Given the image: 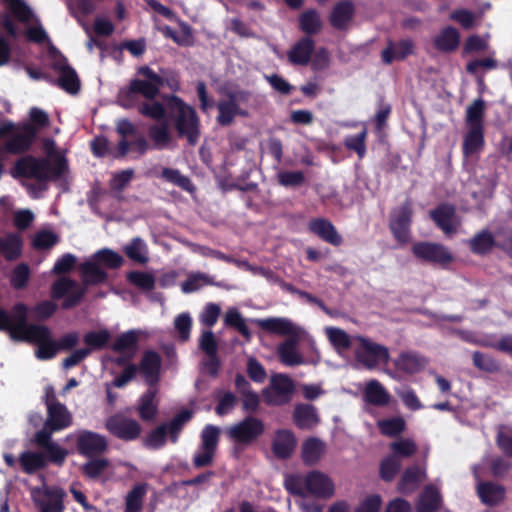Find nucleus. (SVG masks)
<instances>
[{"label":"nucleus","mask_w":512,"mask_h":512,"mask_svg":"<svg viewBox=\"0 0 512 512\" xmlns=\"http://www.w3.org/2000/svg\"><path fill=\"white\" fill-rule=\"evenodd\" d=\"M127 281L141 291L149 292L155 288V277L152 273L133 270L126 274Z\"/></svg>","instance_id":"49"},{"label":"nucleus","mask_w":512,"mask_h":512,"mask_svg":"<svg viewBox=\"0 0 512 512\" xmlns=\"http://www.w3.org/2000/svg\"><path fill=\"white\" fill-rule=\"evenodd\" d=\"M92 257L100 266L108 269H119L124 263V258L110 248L99 249Z\"/></svg>","instance_id":"48"},{"label":"nucleus","mask_w":512,"mask_h":512,"mask_svg":"<svg viewBox=\"0 0 512 512\" xmlns=\"http://www.w3.org/2000/svg\"><path fill=\"white\" fill-rule=\"evenodd\" d=\"M19 133L12 135L4 144L3 150L11 155L28 152L36 140V132L32 125H18Z\"/></svg>","instance_id":"19"},{"label":"nucleus","mask_w":512,"mask_h":512,"mask_svg":"<svg viewBox=\"0 0 512 512\" xmlns=\"http://www.w3.org/2000/svg\"><path fill=\"white\" fill-rule=\"evenodd\" d=\"M442 498L438 489L432 485L425 487L416 504V512H436L440 509Z\"/></svg>","instance_id":"38"},{"label":"nucleus","mask_w":512,"mask_h":512,"mask_svg":"<svg viewBox=\"0 0 512 512\" xmlns=\"http://www.w3.org/2000/svg\"><path fill=\"white\" fill-rule=\"evenodd\" d=\"M46 428L60 431L72 424V416L62 403H51L47 409Z\"/></svg>","instance_id":"25"},{"label":"nucleus","mask_w":512,"mask_h":512,"mask_svg":"<svg viewBox=\"0 0 512 512\" xmlns=\"http://www.w3.org/2000/svg\"><path fill=\"white\" fill-rule=\"evenodd\" d=\"M299 25L304 33L308 35L314 34L320 29V17L314 10L304 12L300 16Z\"/></svg>","instance_id":"62"},{"label":"nucleus","mask_w":512,"mask_h":512,"mask_svg":"<svg viewBox=\"0 0 512 512\" xmlns=\"http://www.w3.org/2000/svg\"><path fill=\"white\" fill-rule=\"evenodd\" d=\"M25 333L17 335L18 342L37 345L35 355L40 360H49L56 356L59 349L56 340L51 337V330L46 325L30 323Z\"/></svg>","instance_id":"5"},{"label":"nucleus","mask_w":512,"mask_h":512,"mask_svg":"<svg viewBox=\"0 0 512 512\" xmlns=\"http://www.w3.org/2000/svg\"><path fill=\"white\" fill-rule=\"evenodd\" d=\"M460 44V33L452 27L442 28L433 38L432 45L435 50L441 53H452L457 50Z\"/></svg>","instance_id":"22"},{"label":"nucleus","mask_w":512,"mask_h":512,"mask_svg":"<svg viewBox=\"0 0 512 512\" xmlns=\"http://www.w3.org/2000/svg\"><path fill=\"white\" fill-rule=\"evenodd\" d=\"M51 52H56L59 58L52 64L53 70L59 73L58 86L70 94H77L80 90V80L74 68L67 61V58L53 45Z\"/></svg>","instance_id":"17"},{"label":"nucleus","mask_w":512,"mask_h":512,"mask_svg":"<svg viewBox=\"0 0 512 512\" xmlns=\"http://www.w3.org/2000/svg\"><path fill=\"white\" fill-rule=\"evenodd\" d=\"M295 393L294 381L286 374L271 376L269 386L262 390V397L268 406H284L291 402Z\"/></svg>","instance_id":"7"},{"label":"nucleus","mask_w":512,"mask_h":512,"mask_svg":"<svg viewBox=\"0 0 512 512\" xmlns=\"http://www.w3.org/2000/svg\"><path fill=\"white\" fill-rule=\"evenodd\" d=\"M265 431L264 422L254 416H246L240 422L230 426L227 434L230 439L240 444H250Z\"/></svg>","instance_id":"12"},{"label":"nucleus","mask_w":512,"mask_h":512,"mask_svg":"<svg viewBox=\"0 0 512 512\" xmlns=\"http://www.w3.org/2000/svg\"><path fill=\"white\" fill-rule=\"evenodd\" d=\"M146 493V483L135 484L125 497L124 512H141L143 510Z\"/></svg>","instance_id":"44"},{"label":"nucleus","mask_w":512,"mask_h":512,"mask_svg":"<svg viewBox=\"0 0 512 512\" xmlns=\"http://www.w3.org/2000/svg\"><path fill=\"white\" fill-rule=\"evenodd\" d=\"M24 241L21 235L9 232L5 237H0V254L6 261L12 262L19 259L23 254Z\"/></svg>","instance_id":"29"},{"label":"nucleus","mask_w":512,"mask_h":512,"mask_svg":"<svg viewBox=\"0 0 512 512\" xmlns=\"http://www.w3.org/2000/svg\"><path fill=\"white\" fill-rule=\"evenodd\" d=\"M6 11L0 12V28L4 30L9 38L16 39L20 35L18 27L14 20L29 24L35 22L36 25L30 26L25 31L26 38L33 43L43 44L49 41V36L24 0H3Z\"/></svg>","instance_id":"1"},{"label":"nucleus","mask_w":512,"mask_h":512,"mask_svg":"<svg viewBox=\"0 0 512 512\" xmlns=\"http://www.w3.org/2000/svg\"><path fill=\"white\" fill-rule=\"evenodd\" d=\"M130 149L136 151L139 156H142L149 149V143L144 136H139L131 142L127 139H121L118 142L116 152L113 153V157L115 159H123L127 156Z\"/></svg>","instance_id":"43"},{"label":"nucleus","mask_w":512,"mask_h":512,"mask_svg":"<svg viewBox=\"0 0 512 512\" xmlns=\"http://www.w3.org/2000/svg\"><path fill=\"white\" fill-rule=\"evenodd\" d=\"M77 452L85 457H95L104 454L108 449L105 436L90 430H81L76 438Z\"/></svg>","instance_id":"18"},{"label":"nucleus","mask_w":512,"mask_h":512,"mask_svg":"<svg viewBox=\"0 0 512 512\" xmlns=\"http://www.w3.org/2000/svg\"><path fill=\"white\" fill-rule=\"evenodd\" d=\"M412 214L410 200L405 201L391 212L389 226L395 239L400 243H406L409 240Z\"/></svg>","instance_id":"15"},{"label":"nucleus","mask_w":512,"mask_h":512,"mask_svg":"<svg viewBox=\"0 0 512 512\" xmlns=\"http://www.w3.org/2000/svg\"><path fill=\"white\" fill-rule=\"evenodd\" d=\"M256 324L271 334L293 337L297 335L296 327L286 318H266L256 320Z\"/></svg>","instance_id":"31"},{"label":"nucleus","mask_w":512,"mask_h":512,"mask_svg":"<svg viewBox=\"0 0 512 512\" xmlns=\"http://www.w3.org/2000/svg\"><path fill=\"white\" fill-rule=\"evenodd\" d=\"M58 241L59 237L56 233L49 230H41L34 235L32 246L36 250H46L55 246Z\"/></svg>","instance_id":"57"},{"label":"nucleus","mask_w":512,"mask_h":512,"mask_svg":"<svg viewBox=\"0 0 512 512\" xmlns=\"http://www.w3.org/2000/svg\"><path fill=\"white\" fill-rule=\"evenodd\" d=\"M354 6L350 0H343L335 5L330 15V23L336 29H345L351 22Z\"/></svg>","instance_id":"37"},{"label":"nucleus","mask_w":512,"mask_h":512,"mask_svg":"<svg viewBox=\"0 0 512 512\" xmlns=\"http://www.w3.org/2000/svg\"><path fill=\"white\" fill-rule=\"evenodd\" d=\"M483 143V128H469L463 141V153L465 156H469L481 149Z\"/></svg>","instance_id":"53"},{"label":"nucleus","mask_w":512,"mask_h":512,"mask_svg":"<svg viewBox=\"0 0 512 512\" xmlns=\"http://www.w3.org/2000/svg\"><path fill=\"white\" fill-rule=\"evenodd\" d=\"M165 101L169 119L177 136L186 139L189 145L195 146L201 136V121L197 111L176 95L166 96Z\"/></svg>","instance_id":"2"},{"label":"nucleus","mask_w":512,"mask_h":512,"mask_svg":"<svg viewBox=\"0 0 512 512\" xmlns=\"http://www.w3.org/2000/svg\"><path fill=\"white\" fill-rule=\"evenodd\" d=\"M148 175L157 177L162 179L163 181L167 183H171L183 191L193 193L196 190L195 185L192 183L191 179L183 175L180 170L176 168H168L164 167L162 168L161 172L159 174L155 173L154 170H150L148 172Z\"/></svg>","instance_id":"30"},{"label":"nucleus","mask_w":512,"mask_h":512,"mask_svg":"<svg viewBox=\"0 0 512 512\" xmlns=\"http://www.w3.org/2000/svg\"><path fill=\"white\" fill-rule=\"evenodd\" d=\"M160 86L142 79H132L127 88H122L118 92V103L124 108H132L137 103V95L143 96L147 100H154L159 92Z\"/></svg>","instance_id":"10"},{"label":"nucleus","mask_w":512,"mask_h":512,"mask_svg":"<svg viewBox=\"0 0 512 512\" xmlns=\"http://www.w3.org/2000/svg\"><path fill=\"white\" fill-rule=\"evenodd\" d=\"M105 428L114 437L123 441H134L139 438L142 428L139 422L121 413L108 417Z\"/></svg>","instance_id":"14"},{"label":"nucleus","mask_w":512,"mask_h":512,"mask_svg":"<svg viewBox=\"0 0 512 512\" xmlns=\"http://www.w3.org/2000/svg\"><path fill=\"white\" fill-rule=\"evenodd\" d=\"M363 398L367 403L381 407L389 403L390 394L378 380L372 379L366 383Z\"/></svg>","instance_id":"35"},{"label":"nucleus","mask_w":512,"mask_h":512,"mask_svg":"<svg viewBox=\"0 0 512 512\" xmlns=\"http://www.w3.org/2000/svg\"><path fill=\"white\" fill-rule=\"evenodd\" d=\"M473 365L479 370L495 373L500 370V364L493 357L488 354L476 351L472 356Z\"/></svg>","instance_id":"59"},{"label":"nucleus","mask_w":512,"mask_h":512,"mask_svg":"<svg viewBox=\"0 0 512 512\" xmlns=\"http://www.w3.org/2000/svg\"><path fill=\"white\" fill-rule=\"evenodd\" d=\"M394 364L399 370L408 374H414L426 365V360L416 353L403 352L395 359Z\"/></svg>","instance_id":"41"},{"label":"nucleus","mask_w":512,"mask_h":512,"mask_svg":"<svg viewBox=\"0 0 512 512\" xmlns=\"http://www.w3.org/2000/svg\"><path fill=\"white\" fill-rule=\"evenodd\" d=\"M224 323L226 326L236 329L245 339L251 338V332L237 309L231 308L226 312Z\"/></svg>","instance_id":"55"},{"label":"nucleus","mask_w":512,"mask_h":512,"mask_svg":"<svg viewBox=\"0 0 512 512\" xmlns=\"http://www.w3.org/2000/svg\"><path fill=\"white\" fill-rule=\"evenodd\" d=\"M316 408L311 404H297L293 412L294 424L299 429H311L318 423Z\"/></svg>","instance_id":"34"},{"label":"nucleus","mask_w":512,"mask_h":512,"mask_svg":"<svg viewBox=\"0 0 512 512\" xmlns=\"http://www.w3.org/2000/svg\"><path fill=\"white\" fill-rule=\"evenodd\" d=\"M139 342V332L137 330H128L119 335L111 346L116 353L136 354Z\"/></svg>","instance_id":"40"},{"label":"nucleus","mask_w":512,"mask_h":512,"mask_svg":"<svg viewBox=\"0 0 512 512\" xmlns=\"http://www.w3.org/2000/svg\"><path fill=\"white\" fill-rule=\"evenodd\" d=\"M68 169L67 161L58 157L53 163L46 157L25 155L19 158L12 169L14 178L34 179L39 183L59 179Z\"/></svg>","instance_id":"3"},{"label":"nucleus","mask_w":512,"mask_h":512,"mask_svg":"<svg viewBox=\"0 0 512 512\" xmlns=\"http://www.w3.org/2000/svg\"><path fill=\"white\" fill-rule=\"evenodd\" d=\"M284 487L294 496H320V471L313 470L306 475L299 473L286 474Z\"/></svg>","instance_id":"8"},{"label":"nucleus","mask_w":512,"mask_h":512,"mask_svg":"<svg viewBox=\"0 0 512 512\" xmlns=\"http://www.w3.org/2000/svg\"><path fill=\"white\" fill-rule=\"evenodd\" d=\"M298 335L288 337L278 346L277 353L281 363L287 366H295L302 363V357L297 351Z\"/></svg>","instance_id":"36"},{"label":"nucleus","mask_w":512,"mask_h":512,"mask_svg":"<svg viewBox=\"0 0 512 512\" xmlns=\"http://www.w3.org/2000/svg\"><path fill=\"white\" fill-rule=\"evenodd\" d=\"M110 338L111 334L107 329L87 332L83 337V341L87 346L85 349H90V353L93 350H102L106 347Z\"/></svg>","instance_id":"52"},{"label":"nucleus","mask_w":512,"mask_h":512,"mask_svg":"<svg viewBox=\"0 0 512 512\" xmlns=\"http://www.w3.org/2000/svg\"><path fill=\"white\" fill-rule=\"evenodd\" d=\"M296 444L297 441L293 432L287 429H279L276 431L272 442V452L276 458L286 460L292 456Z\"/></svg>","instance_id":"21"},{"label":"nucleus","mask_w":512,"mask_h":512,"mask_svg":"<svg viewBox=\"0 0 512 512\" xmlns=\"http://www.w3.org/2000/svg\"><path fill=\"white\" fill-rule=\"evenodd\" d=\"M205 285L219 286V284L216 283L214 279L209 275L197 272L189 275L187 279L182 283L181 288L184 293H192Z\"/></svg>","instance_id":"54"},{"label":"nucleus","mask_w":512,"mask_h":512,"mask_svg":"<svg viewBox=\"0 0 512 512\" xmlns=\"http://www.w3.org/2000/svg\"><path fill=\"white\" fill-rule=\"evenodd\" d=\"M426 472L417 465L407 468L398 483V490L403 494L412 493L425 480Z\"/></svg>","instance_id":"33"},{"label":"nucleus","mask_w":512,"mask_h":512,"mask_svg":"<svg viewBox=\"0 0 512 512\" xmlns=\"http://www.w3.org/2000/svg\"><path fill=\"white\" fill-rule=\"evenodd\" d=\"M192 416L191 410L183 409L169 423H163L153 429L146 438V445L153 449H159L165 445L167 436L172 443H176L184 426Z\"/></svg>","instance_id":"6"},{"label":"nucleus","mask_w":512,"mask_h":512,"mask_svg":"<svg viewBox=\"0 0 512 512\" xmlns=\"http://www.w3.org/2000/svg\"><path fill=\"white\" fill-rule=\"evenodd\" d=\"M90 459L81 465L80 471L87 479H99L110 467V461L103 457H89Z\"/></svg>","instance_id":"42"},{"label":"nucleus","mask_w":512,"mask_h":512,"mask_svg":"<svg viewBox=\"0 0 512 512\" xmlns=\"http://www.w3.org/2000/svg\"><path fill=\"white\" fill-rule=\"evenodd\" d=\"M277 180L281 186L296 188L303 185L305 176L302 171H280Z\"/></svg>","instance_id":"64"},{"label":"nucleus","mask_w":512,"mask_h":512,"mask_svg":"<svg viewBox=\"0 0 512 512\" xmlns=\"http://www.w3.org/2000/svg\"><path fill=\"white\" fill-rule=\"evenodd\" d=\"M301 458L306 466H312L320 460V439L310 437L302 444Z\"/></svg>","instance_id":"50"},{"label":"nucleus","mask_w":512,"mask_h":512,"mask_svg":"<svg viewBox=\"0 0 512 512\" xmlns=\"http://www.w3.org/2000/svg\"><path fill=\"white\" fill-rule=\"evenodd\" d=\"M314 48L315 43L309 36L301 38L288 52L289 61L294 65H307Z\"/></svg>","instance_id":"32"},{"label":"nucleus","mask_w":512,"mask_h":512,"mask_svg":"<svg viewBox=\"0 0 512 512\" xmlns=\"http://www.w3.org/2000/svg\"><path fill=\"white\" fill-rule=\"evenodd\" d=\"M402 465L401 459L392 454L382 460L380 464V476L384 481H391L399 472Z\"/></svg>","instance_id":"58"},{"label":"nucleus","mask_w":512,"mask_h":512,"mask_svg":"<svg viewBox=\"0 0 512 512\" xmlns=\"http://www.w3.org/2000/svg\"><path fill=\"white\" fill-rule=\"evenodd\" d=\"M20 466L26 474H33L45 468L46 459L44 454L39 452L24 451L19 456Z\"/></svg>","instance_id":"45"},{"label":"nucleus","mask_w":512,"mask_h":512,"mask_svg":"<svg viewBox=\"0 0 512 512\" xmlns=\"http://www.w3.org/2000/svg\"><path fill=\"white\" fill-rule=\"evenodd\" d=\"M138 112L145 117L157 121L162 120L166 117V109L164 105L157 101L152 103L143 102L139 106Z\"/></svg>","instance_id":"63"},{"label":"nucleus","mask_w":512,"mask_h":512,"mask_svg":"<svg viewBox=\"0 0 512 512\" xmlns=\"http://www.w3.org/2000/svg\"><path fill=\"white\" fill-rule=\"evenodd\" d=\"M31 495L34 504L40 511L64 512L65 510L63 501L66 493L60 487H49L47 485L36 487L32 490Z\"/></svg>","instance_id":"13"},{"label":"nucleus","mask_w":512,"mask_h":512,"mask_svg":"<svg viewBox=\"0 0 512 512\" xmlns=\"http://www.w3.org/2000/svg\"><path fill=\"white\" fill-rule=\"evenodd\" d=\"M392 455L398 459L409 458L417 451V444L410 438H401L390 444Z\"/></svg>","instance_id":"56"},{"label":"nucleus","mask_w":512,"mask_h":512,"mask_svg":"<svg viewBox=\"0 0 512 512\" xmlns=\"http://www.w3.org/2000/svg\"><path fill=\"white\" fill-rule=\"evenodd\" d=\"M486 104L482 98L474 100L466 109L465 121L468 128H483Z\"/></svg>","instance_id":"46"},{"label":"nucleus","mask_w":512,"mask_h":512,"mask_svg":"<svg viewBox=\"0 0 512 512\" xmlns=\"http://www.w3.org/2000/svg\"><path fill=\"white\" fill-rule=\"evenodd\" d=\"M28 306L23 302L15 303L10 312L0 309V331L8 332L10 338L18 342L17 335L25 333L28 322Z\"/></svg>","instance_id":"9"},{"label":"nucleus","mask_w":512,"mask_h":512,"mask_svg":"<svg viewBox=\"0 0 512 512\" xmlns=\"http://www.w3.org/2000/svg\"><path fill=\"white\" fill-rule=\"evenodd\" d=\"M138 370L144 375L149 385L156 384L160 378L161 357L154 350L143 353Z\"/></svg>","instance_id":"24"},{"label":"nucleus","mask_w":512,"mask_h":512,"mask_svg":"<svg viewBox=\"0 0 512 512\" xmlns=\"http://www.w3.org/2000/svg\"><path fill=\"white\" fill-rule=\"evenodd\" d=\"M125 255L132 261L139 264H146L149 260L147 245L140 237H134L123 249Z\"/></svg>","instance_id":"47"},{"label":"nucleus","mask_w":512,"mask_h":512,"mask_svg":"<svg viewBox=\"0 0 512 512\" xmlns=\"http://www.w3.org/2000/svg\"><path fill=\"white\" fill-rule=\"evenodd\" d=\"M430 217L447 236L456 234L461 225L455 207L449 204H441L430 211Z\"/></svg>","instance_id":"20"},{"label":"nucleus","mask_w":512,"mask_h":512,"mask_svg":"<svg viewBox=\"0 0 512 512\" xmlns=\"http://www.w3.org/2000/svg\"><path fill=\"white\" fill-rule=\"evenodd\" d=\"M77 287V282L68 277H62L53 282L51 286V297L59 300L65 297L72 289Z\"/></svg>","instance_id":"61"},{"label":"nucleus","mask_w":512,"mask_h":512,"mask_svg":"<svg viewBox=\"0 0 512 512\" xmlns=\"http://www.w3.org/2000/svg\"><path fill=\"white\" fill-rule=\"evenodd\" d=\"M156 390L148 389L138 401V415L143 421H152L158 413V405L155 403Z\"/></svg>","instance_id":"39"},{"label":"nucleus","mask_w":512,"mask_h":512,"mask_svg":"<svg viewBox=\"0 0 512 512\" xmlns=\"http://www.w3.org/2000/svg\"><path fill=\"white\" fill-rule=\"evenodd\" d=\"M497 236L489 229H482L466 241L470 251L476 255L489 254L494 247H497Z\"/></svg>","instance_id":"27"},{"label":"nucleus","mask_w":512,"mask_h":512,"mask_svg":"<svg viewBox=\"0 0 512 512\" xmlns=\"http://www.w3.org/2000/svg\"><path fill=\"white\" fill-rule=\"evenodd\" d=\"M412 252L422 261L441 266L450 264L454 259L447 247L434 242H418L413 246Z\"/></svg>","instance_id":"16"},{"label":"nucleus","mask_w":512,"mask_h":512,"mask_svg":"<svg viewBox=\"0 0 512 512\" xmlns=\"http://www.w3.org/2000/svg\"><path fill=\"white\" fill-rule=\"evenodd\" d=\"M414 42L410 38L401 39L398 42L390 41L386 49L382 51L381 57L385 64H391L395 60H403L413 54Z\"/></svg>","instance_id":"28"},{"label":"nucleus","mask_w":512,"mask_h":512,"mask_svg":"<svg viewBox=\"0 0 512 512\" xmlns=\"http://www.w3.org/2000/svg\"><path fill=\"white\" fill-rule=\"evenodd\" d=\"M225 99L217 102L216 108L218 115L216 121L221 127H228L233 124L237 116L248 117L249 112L247 109L242 108V104L249 102L252 94L248 90L243 89H230L222 92Z\"/></svg>","instance_id":"4"},{"label":"nucleus","mask_w":512,"mask_h":512,"mask_svg":"<svg viewBox=\"0 0 512 512\" xmlns=\"http://www.w3.org/2000/svg\"><path fill=\"white\" fill-rule=\"evenodd\" d=\"M357 340L360 343V347L356 350L355 356L357 361L365 368L371 370L376 368L380 363H388L390 354L386 346L372 342L362 336H357Z\"/></svg>","instance_id":"11"},{"label":"nucleus","mask_w":512,"mask_h":512,"mask_svg":"<svg viewBox=\"0 0 512 512\" xmlns=\"http://www.w3.org/2000/svg\"><path fill=\"white\" fill-rule=\"evenodd\" d=\"M477 495L487 506H497L505 499L506 489L491 481H479L476 486Z\"/></svg>","instance_id":"23"},{"label":"nucleus","mask_w":512,"mask_h":512,"mask_svg":"<svg viewBox=\"0 0 512 512\" xmlns=\"http://www.w3.org/2000/svg\"><path fill=\"white\" fill-rule=\"evenodd\" d=\"M79 272L85 286H96L108 281V273L93 258L82 262Z\"/></svg>","instance_id":"26"},{"label":"nucleus","mask_w":512,"mask_h":512,"mask_svg":"<svg viewBox=\"0 0 512 512\" xmlns=\"http://www.w3.org/2000/svg\"><path fill=\"white\" fill-rule=\"evenodd\" d=\"M30 278V268L26 263L18 264L12 271L10 283L15 289H24Z\"/></svg>","instance_id":"60"},{"label":"nucleus","mask_w":512,"mask_h":512,"mask_svg":"<svg viewBox=\"0 0 512 512\" xmlns=\"http://www.w3.org/2000/svg\"><path fill=\"white\" fill-rule=\"evenodd\" d=\"M327 338L338 353L348 350L351 347L350 336L342 329L335 327L325 328Z\"/></svg>","instance_id":"51"}]
</instances>
